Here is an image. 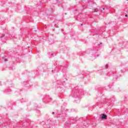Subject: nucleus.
Returning a JSON list of instances; mask_svg holds the SVG:
<instances>
[{"instance_id": "obj_1", "label": "nucleus", "mask_w": 128, "mask_h": 128, "mask_svg": "<svg viewBox=\"0 0 128 128\" xmlns=\"http://www.w3.org/2000/svg\"><path fill=\"white\" fill-rule=\"evenodd\" d=\"M61 108L60 112L55 113L54 112H52V115H54V118H60V120H64V116L66 114V108L64 106H62Z\"/></svg>"}, {"instance_id": "obj_2", "label": "nucleus", "mask_w": 128, "mask_h": 128, "mask_svg": "<svg viewBox=\"0 0 128 128\" xmlns=\"http://www.w3.org/2000/svg\"><path fill=\"white\" fill-rule=\"evenodd\" d=\"M86 94V92L84 91L82 89L80 90H76L74 91L72 94V98H82V96Z\"/></svg>"}, {"instance_id": "obj_3", "label": "nucleus", "mask_w": 128, "mask_h": 128, "mask_svg": "<svg viewBox=\"0 0 128 128\" xmlns=\"http://www.w3.org/2000/svg\"><path fill=\"white\" fill-rule=\"evenodd\" d=\"M84 122H86V123H83L84 126H88V124H93L94 123H92V122H96L95 118L90 120V118H88V116H86L84 118Z\"/></svg>"}, {"instance_id": "obj_4", "label": "nucleus", "mask_w": 128, "mask_h": 128, "mask_svg": "<svg viewBox=\"0 0 128 128\" xmlns=\"http://www.w3.org/2000/svg\"><path fill=\"white\" fill-rule=\"evenodd\" d=\"M110 6H106V8H102H102H95L94 10V12H98L97 14V16H100V12H102L104 14L106 10H110Z\"/></svg>"}, {"instance_id": "obj_5", "label": "nucleus", "mask_w": 128, "mask_h": 128, "mask_svg": "<svg viewBox=\"0 0 128 128\" xmlns=\"http://www.w3.org/2000/svg\"><path fill=\"white\" fill-rule=\"evenodd\" d=\"M28 126V122L26 120L22 121V123H18V125L16 126V128H25Z\"/></svg>"}, {"instance_id": "obj_6", "label": "nucleus", "mask_w": 128, "mask_h": 128, "mask_svg": "<svg viewBox=\"0 0 128 128\" xmlns=\"http://www.w3.org/2000/svg\"><path fill=\"white\" fill-rule=\"evenodd\" d=\"M102 104L110 106H112V101L110 99L104 98L103 100Z\"/></svg>"}, {"instance_id": "obj_7", "label": "nucleus", "mask_w": 128, "mask_h": 128, "mask_svg": "<svg viewBox=\"0 0 128 128\" xmlns=\"http://www.w3.org/2000/svg\"><path fill=\"white\" fill-rule=\"evenodd\" d=\"M47 124L46 128H54V122L52 121V119H48Z\"/></svg>"}, {"instance_id": "obj_8", "label": "nucleus", "mask_w": 128, "mask_h": 128, "mask_svg": "<svg viewBox=\"0 0 128 128\" xmlns=\"http://www.w3.org/2000/svg\"><path fill=\"white\" fill-rule=\"evenodd\" d=\"M43 102L44 104H48V102H50L52 100V98L50 96L46 95L44 98H42Z\"/></svg>"}, {"instance_id": "obj_9", "label": "nucleus", "mask_w": 128, "mask_h": 128, "mask_svg": "<svg viewBox=\"0 0 128 128\" xmlns=\"http://www.w3.org/2000/svg\"><path fill=\"white\" fill-rule=\"evenodd\" d=\"M103 88H100L98 89V93L96 94L97 98H102V90Z\"/></svg>"}, {"instance_id": "obj_10", "label": "nucleus", "mask_w": 128, "mask_h": 128, "mask_svg": "<svg viewBox=\"0 0 128 128\" xmlns=\"http://www.w3.org/2000/svg\"><path fill=\"white\" fill-rule=\"evenodd\" d=\"M3 124L2 126H4L5 128H7V126H8L10 128V120L8 119L4 120H2Z\"/></svg>"}, {"instance_id": "obj_11", "label": "nucleus", "mask_w": 128, "mask_h": 128, "mask_svg": "<svg viewBox=\"0 0 128 128\" xmlns=\"http://www.w3.org/2000/svg\"><path fill=\"white\" fill-rule=\"evenodd\" d=\"M110 76H112V78H113V80H118V76L116 74H114V73H112V72H109L108 74V76H110Z\"/></svg>"}, {"instance_id": "obj_12", "label": "nucleus", "mask_w": 128, "mask_h": 128, "mask_svg": "<svg viewBox=\"0 0 128 128\" xmlns=\"http://www.w3.org/2000/svg\"><path fill=\"white\" fill-rule=\"evenodd\" d=\"M54 8H49L48 12L46 13L47 16H52V14H54Z\"/></svg>"}, {"instance_id": "obj_13", "label": "nucleus", "mask_w": 128, "mask_h": 128, "mask_svg": "<svg viewBox=\"0 0 128 128\" xmlns=\"http://www.w3.org/2000/svg\"><path fill=\"white\" fill-rule=\"evenodd\" d=\"M70 124H72V122L70 121L66 122L64 124V128H70Z\"/></svg>"}, {"instance_id": "obj_14", "label": "nucleus", "mask_w": 128, "mask_h": 128, "mask_svg": "<svg viewBox=\"0 0 128 128\" xmlns=\"http://www.w3.org/2000/svg\"><path fill=\"white\" fill-rule=\"evenodd\" d=\"M6 40V35L4 34H2L0 36V40L1 42H4Z\"/></svg>"}, {"instance_id": "obj_15", "label": "nucleus", "mask_w": 128, "mask_h": 128, "mask_svg": "<svg viewBox=\"0 0 128 128\" xmlns=\"http://www.w3.org/2000/svg\"><path fill=\"white\" fill-rule=\"evenodd\" d=\"M34 10V8L30 6L29 8H27L26 10L28 12V14H30V12H32V10Z\"/></svg>"}, {"instance_id": "obj_16", "label": "nucleus", "mask_w": 128, "mask_h": 128, "mask_svg": "<svg viewBox=\"0 0 128 128\" xmlns=\"http://www.w3.org/2000/svg\"><path fill=\"white\" fill-rule=\"evenodd\" d=\"M10 92H12V90L10 88L5 89L4 90V94H10Z\"/></svg>"}, {"instance_id": "obj_17", "label": "nucleus", "mask_w": 128, "mask_h": 128, "mask_svg": "<svg viewBox=\"0 0 128 128\" xmlns=\"http://www.w3.org/2000/svg\"><path fill=\"white\" fill-rule=\"evenodd\" d=\"M100 118L102 120H106L108 118V116L104 114H102Z\"/></svg>"}, {"instance_id": "obj_18", "label": "nucleus", "mask_w": 128, "mask_h": 128, "mask_svg": "<svg viewBox=\"0 0 128 128\" xmlns=\"http://www.w3.org/2000/svg\"><path fill=\"white\" fill-rule=\"evenodd\" d=\"M7 84L8 85V88H12V86H14V84L12 82H7Z\"/></svg>"}, {"instance_id": "obj_19", "label": "nucleus", "mask_w": 128, "mask_h": 128, "mask_svg": "<svg viewBox=\"0 0 128 128\" xmlns=\"http://www.w3.org/2000/svg\"><path fill=\"white\" fill-rule=\"evenodd\" d=\"M48 41H49L50 44H54V40L50 39L48 40Z\"/></svg>"}, {"instance_id": "obj_20", "label": "nucleus", "mask_w": 128, "mask_h": 128, "mask_svg": "<svg viewBox=\"0 0 128 128\" xmlns=\"http://www.w3.org/2000/svg\"><path fill=\"white\" fill-rule=\"evenodd\" d=\"M42 2H38V4H36V6H42Z\"/></svg>"}, {"instance_id": "obj_21", "label": "nucleus", "mask_w": 128, "mask_h": 128, "mask_svg": "<svg viewBox=\"0 0 128 128\" xmlns=\"http://www.w3.org/2000/svg\"><path fill=\"white\" fill-rule=\"evenodd\" d=\"M2 59L4 60V62H8V58H4V57H2Z\"/></svg>"}, {"instance_id": "obj_22", "label": "nucleus", "mask_w": 128, "mask_h": 128, "mask_svg": "<svg viewBox=\"0 0 128 128\" xmlns=\"http://www.w3.org/2000/svg\"><path fill=\"white\" fill-rule=\"evenodd\" d=\"M108 68V64H106V66H103V68Z\"/></svg>"}, {"instance_id": "obj_23", "label": "nucleus", "mask_w": 128, "mask_h": 128, "mask_svg": "<svg viewBox=\"0 0 128 128\" xmlns=\"http://www.w3.org/2000/svg\"><path fill=\"white\" fill-rule=\"evenodd\" d=\"M22 100H23V101H22V102H28V100H24V98H22Z\"/></svg>"}, {"instance_id": "obj_24", "label": "nucleus", "mask_w": 128, "mask_h": 128, "mask_svg": "<svg viewBox=\"0 0 128 128\" xmlns=\"http://www.w3.org/2000/svg\"><path fill=\"white\" fill-rule=\"evenodd\" d=\"M10 38H14V36H10Z\"/></svg>"}, {"instance_id": "obj_25", "label": "nucleus", "mask_w": 128, "mask_h": 128, "mask_svg": "<svg viewBox=\"0 0 128 128\" xmlns=\"http://www.w3.org/2000/svg\"><path fill=\"white\" fill-rule=\"evenodd\" d=\"M50 58H54V54H50Z\"/></svg>"}, {"instance_id": "obj_26", "label": "nucleus", "mask_w": 128, "mask_h": 128, "mask_svg": "<svg viewBox=\"0 0 128 128\" xmlns=\"http://www.w3.org/2000/svg\"><path fill=\"white\" fill-rule=\"evenodd\" d=\"M73 122H76V118H74L73 119Z\"/></svg>"}, {"instance_id": "obj_27", "label": "nucleus", "mask_w": 128, "mask_h": 128, "mask_svg": "<svg viewBox=\"0 0 128 128\" xmlns=\"http://www.w3.org/2000/svg\"><path fill=\"white\" fill-rule=\"evenodd\" d=\"M54 66H57L58 65V64H56V62H54Z\"/></svg>"}, {"instance_id": "obj_28", "label": "nucleus", "mask_w": 128, "mask_h": 128, "mask_svg": "<svg viewBox=\"0 0 128 128\" xmlns=\"http://www.w3.org/2000/svg\"><path fill=\"white\" fill-rule=\"evenodd\" d=\"M90 110H94V108H89Z\"/></svg>"}, {"instance_id": "obj_29", "label": "nucleus", "mask_w": 128, "mask_h": 128, "mask_svg": "<svg viewBox=\"0 0 128 128\" xmlns=\"http://www.w3.org/2000/svg\"><path fill=\"white\" fill-rule=\"evenodd\" d=\"M126 72L124 70H121V72Z\"/></svg>"}, {"instance_id": "obj_30", "label": "nucleus", "mask_w": 128, "mask_h": 128, "mask_svg": "<svg viewBox=\"0 0 128 128\" xmlns=\"http://www.w3.org/2000/svg\"><path fill=\"white\" fill-rule=\"evenodd\" d=\"M72 112H76V110L72 109Z\"/></svg>"}, {"instance_id": "obj_31", "label": "nucleus", "mask_w": 128, "mask_h": 128, "mask_svg": "<svg viewBox=\"0 0 128 128\" xmlns=\"http://www.w3.org/2000/svg\"><path fill=\"white\" fill-rule=\"evenodd\" d=\"M96 56H97V58L98 57V56H100V54H97Z\"/></svg>"}, {"instance_id": "obj_32", "label": "nucleus", "mask_w": 128, "mask_h": 128, "mask_svg": "<svg viewBox=\"0 0 128 128\" xmlns=\"http://www.w3.org/2000/svg\"><path fill=\"white\" fill-rule=\"evenodd\" d=\"M74 11H75V12H78V9H75V10H74Z\"/></svg>"}, {"instance_id": "obj_33", "label": "nucleus", "mask_w": 128, "mask_h": 128, "mask_svg": "<svg viewBox=\"0 0 128 128\" xmlns=\"http://www.w3.org/2000/svg\"><path fill=\"white\" fill-rule=\"evenodd\" d=\"M125 16H126V18H128V14H126L125 15Z\"/></svg>"}, {"instance_id": "obj_34", "label": "nucleus", "mask_w": 128, "mask_h": 128, "mask_svg": "<svg viewBox=\"0 0 128 128\" xmlns=\"http://www.w3.org/2000/svg\"><path fill=\"white\" fill-rule=\"evenodd\" d=\"M64 106H66V103H64Z\"/></svg>"}, {"instance_id": "obj_35", "label": "nucleus", "mask_w": 128, "mask_h": 128, "mask_svg": "<svg viewBox=\"0 0 128 128\" xmlns=\"http://www.w3.org/2000/svg\"><path fill=\"white\" fill-rule=\"evenodd\" d=\"M38 107H36V106L34 107V108H36V110H38Z\"/></svg>"}, {"instance_id": "obj_36", "label": "nucleus", "mask_w": 128, "mask_h": 128, "mask_svg": "<svg viewBox=\"0 0 128 128\" xmlns=\"http://www.w3.org/2000/svg\"><path fill=\"white\" fill-rule=\"evenodd\" d=\"M50 118H48V119H46L47 121H48V120H50ZM50 120H52V118H50Z\"/></svg>"}, {"instance_id": "obj_37", "label": "nucleus", "mask_w": 128, "mask_h": 128, "mask_svg": "<svg viewBox=\"0 0 128 128\" xmlns=\"http://www.w3.org/2000/svg\"><path fill=\"white\" fill-rule=\"evenodd\" d=\"M76 88H78V87H76L75 90H76Z\"/></svg>"}, {"instance_id": "obj_38", "label": "nucleus", "mask_w": 128, "mask_h": 128, "mask_svg": "<svg viewBox=\"0 0 128 128\" xmlns=\"http://www.w3.org/2000/svg\"><path fill=\"white\" fill-rule=\"evenodd\" d=\"M80 24V26H83V24Z\"/></svg>"}, {"instance_id": "obj_39", "label": "nucleus", "mask_w": 128, "mask_h": 128, "mask_svg": "<svg viewBox=\"0 0 128 128\" xmlns=\"http://www.w3.org/2000/svg\"><path fill=\"white\" fill-rule=\"evenodd\" d=\"M96 52H98V50H96Z\"/></svg>"}, {"instance_id": "obj_40", "label": "nucleus", "mask_w": 128, "mask_h": 128, "mask_svg": "<svg viewBox=\"0 0 128 128\" xmlns=\"http://www.w3.org/2000/svg\"><path fill=\"white\" fill-rule=\"evenodd\" d=\"M54 72H58V71L56 70H54Z\"/></svg>"}, {"instance_id": "obj_41", "label": "nucleus", "mask_w": 128, "mask_h": 128, "mask_svg": "<svg viewBox=\"0 0 128 128\" xmlns=\"http://www.w3.org/2000/svg\"><path fill=\"white\" fill-rule=\"evenodd\" d=\"M52 74H54V70H52Z\"/></svg>"}, {"instance_id": "obj_42", "label": "nucleus", "mask_w": 128, "mask_h": 128, "mask_svg": "<svg viewBox=\"0 0 128 128\" xmlns=\"http://www.w3.org/2000/svg\"><path fill=\"white\" fill-rule=\"evenodd\" d=\"M65 82L64 81H63L62 82V84H64V83Z\"/></svg>"}, {"instance_id": "obj_43", "label": "nucleus", "mask_w": 128, "mask_h": 128, "mask_svg": "<svg viewBox=\"0 0 128 128\" xmlns=\"http://www.w3.org/2000/svg\"><path fill=\"white\" fill-rule=\"evenodd\" d=\"M61 30H62V32H64V30H63V29H61Z\"/></svg>"}, {"instance_id": "obj_44", "label": "nucleus", "mask_w": 128, "mask_h": 128, "mask_svg": "<svg viewBox=\"0 0 128 128\" xmlns=\"http://www.w3.org/2000/svg\"><path fill=\"white\" fill-rule=\"evenodd\" d=\"M38 52L40 53V51H39V50H38Z\"/></svg>"}, {"instance_id": "obj_45", "label": "nucleus", "mask_w": 128, "mask_h": 128, "mask_svg": "<svg viewBox=\"0 0 128 128\" xmlns=\"http://www.w3.org/2000/svg\"><path fill=\"white\" fill-rule=\"evenodd\" d=\"M62 70H64V68H62Z\"/></svg>"}, {"instance_id": "obj_46", "label": "nucleus", "mask_w": 128, "mask_h": 128, "mask_svg": "<svg viewBox=\"0 0 128 128\" xmlns=\"http://www.w3.org/2000/svg\"><path fill=\"white\" fill-rule=\"evenodd\" d=\"M58 84H60V85L62 84H59V83H58Z\"/></svg>"}, {"instance_id": "obj_47", "label": "nucleus", "mask_w": 128, "mask_h": 128, "mask_svg": "<svg viewBox=\"0 0 128 128\" xmlns=\"http://www.w3.org/2000/svg\"><path fill=\"white\" fill-rule=\"evenodd\" d=\"M109 88H110V86H109Z\"/></svg>"}, {"instance_id": "obj_48", "label": "nucleus", "mask_w": 128, "mask_h": 128, "mask_svg": "<svg viewBox=\"0 0 128 128\" xmlns=\"http://www.w3.org/2000/svg\"><path fill=\"white\" fill-rule=\"evenodd\" d=\"M12 128H14V126H12Z\"/></svg>"}, {"instance_id": "obj_49", "label": "nucleus", "mask_w": 128, "mask_h": 128, "mask_svg": "<svg viewBox=\"0 0 128 128\" xmlns=\"http://www.w3.org/2000/svg\"><path fill=\"white\" fill-rule=\"evenodd\" d=\"M82 128V126H81V128Z\"/></svg>"}, {"instance_id": "obj_50", "label": "nucleus", "mask_w": 128, "mask_h": 128, "mask_svg": "<svg viewBox=\"0 0 128 128\" xmlns=\"http://www.w3.org/2000/svg\"><path fill=\"white\" fill-rule=\"evenodd\" d=\"M58 96H60V95H58Z\"/></svg>"}, {"instance_id": "obj_51", "label": "nucleus", "mask_w": 128, "mask_h": 128, "mask_svg": "<svg viewBox=\"0 0 128 128\" xmlns=\"http://www.w3.org/2000/svg\"><path fill=\"white\" fill-rule=\"evenodd\" d=\"M76 102V100H75Z\"/></svg>"}, {"instance_id": "obj_52", "label": "nucleus", "mask_w": 128, "mask_h": 128, "mask_svg": "<svg viewBox=\"0 0 128 128\" xmlns=\"http://www.w3.org/2000/svg\"><path fill=\"white\" fill-rule=\"evenodd\" d=\"M127 0V1H128V0Z\"/></svg>"}]
</instances>
